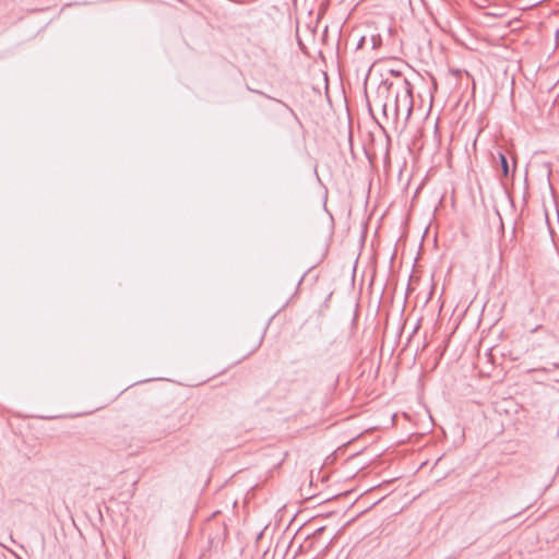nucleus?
<instances>
[{
    "instance_id": "nucleus-1",
    "label": "nucleus",
    "mask_w": 559,
    "mask_h": 559,
    "mask_svg": "<svg viewBox=\"0 0 559 559\" xmlns=\"http://www.w3.org/2000/svg\"><path fill=\"white\" fill-rule=\"evenodd\" d=\"M403 104V106L406 108V112L407 115L411 114L412 111V87H411V84L408 81H404V84H403V88H402V92H397L396 95H395V105H394V110H395V114L399 115V111H400V108H401V105Z\"/></svg>"
},
{
    "instance_id": "nucleus-2",
    "label": "nucleus",
    "mask_w": 559,
    "mask_h": 559,
    "mask_svg": "<svg viewBox=\"0 0 559 559\" xmlns=\"http://www.w3.org/2000/svg\"><path fill=\"white\" fill-rule=\"evenodd\" d=\"M342 350V343L337 341H333L330 344V348L324 350L325 355H329L331 358L336 356Z\"/></svg>"
},
{
    "instance_id": "nucleus-3",
    "label": "nucleus",
    "mask_w": 559,
    "mask_h": 559,
    "mask_svg": "<svg viewBox=\"0 0 559 559\" xmlns=\"http://www.w3.org/2000/svg\"><path fill=\"white\" fill-rule=\"evenodd\" d=\"M499 163H500V167H501V170H502V175L504 177H508L509 176V164H508V159H507V156L503 154V153H499Z\"/></svg>"
},
{
    "instance_id": "nucleus-4",
    "label": "nucleus",
    "mask_w": 559,
    "mask_h": 559,
    "mask_svg": "<svg viewBox=\"0 0 559 559\" xmlns=\"http://www.w3.org/2000/svg\"><path fill=\"white\" fill-rule=\"evenodd\" d=\"M371 39H372V48L376 49L379 46V44L381 43V38L379 35H374V36H372Z\"/></svg>"
},
{
    "instance_id": "nucleus-5",
    "label": "nucleus",
    "mask_w": 559,
    "mask_h": 559,
    "mask_svg": "<svg viewBox=\"0 0 559 559\" xmlns=\"http://www.w3.org/2000/svg\"><path fill=\"white\" fill-rule=\"evenodd\" d=\"M365 43V37H361L357 44V49H360Z\"/></svg>"
},
{
    "instance_id": "nucleus-6",
    "label": "nucleus",
    "mask_w": 559,
    "mask_h": 559,
    "mask_svg": "<svg viewBox=\"0 0 559 559\" xmlns=\"http://www.w3.org/2000/svg\"><path fill=\"white\" fill-rule=\"evenodd\" d=\"M383 111L386 112V105L383 106Z\"/></svg>"
}]
</instances>
